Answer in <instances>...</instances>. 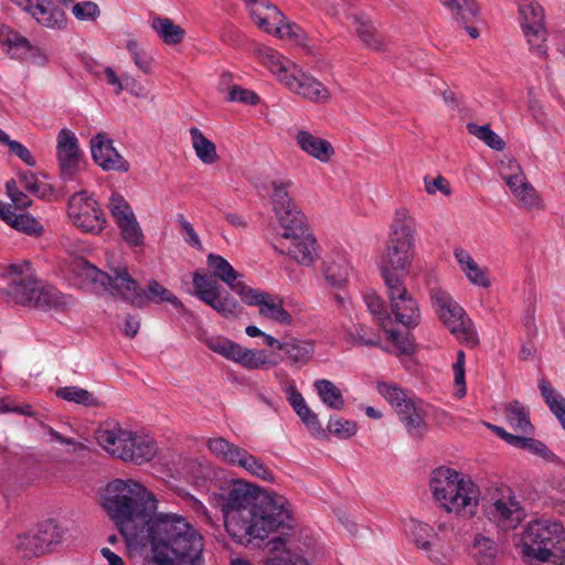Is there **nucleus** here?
<instances>
[{
  "label": "nucleus",
  "mask_w": 565,
  "mask_h": 565,
  "mask_svg": "<svg viewBox=\"0 0 565 565\" xmlns=\"http://www.w3.org/2000/svg\"><path fill=\"white\" fill-rule=\"evenodd\" d=\"M270 184L273 189L271 203L280 226L290 224V221H294L296 215L305 216L289 196L288 189L292 185L290 179L273 180Z\"/></svg>",
  "instance_id": "21"
},
{
  "label": "nucleus",
  "mask_w": 565,
  "mask_h": 565,
  "mask_svg": "<svg viewBox=\"0 0 565 565\" xmlns=\"http://www.w3.org/2000/svg\"><path fill=\"white\" fill-rule=\"evenodd\" d=\"M467 130L470 135L476 136L493 150L501 151L505 147L504 140L491 129L489 124L479 126L477 124L469 122L467 125Z\"/></svg>",
  "instance_id": "44"
},
{
  "label": "nucleus",
  "mask_w": 565,
  "mask_h": 565,
  "mask_svg": "<svg viewBox=\"0 0 565 565\" xmlns=\"http://www.w3.org/2000/svg\"><path fill=\"white\" fill-rule=\"evenodd\" d=\"M398 417L412 437L422 438L427 431V424L416 401L404 411H401Z\"/></svg>",
  "instance_id": "35"
},
{
  "label": "nucleus",
  "mask_w": 565,
  "mask_h": 565,
  "mask_svg": "<svg viewBox=\"0 0 565 565\" xmlns=\"http://www.w3.org/2000/svg\"><path fill=\"white\" fill-rule=\"evenodd\" d=\"M190 135L198 158L205 164L215 163L218 159L215 143L207 139L196 127L190 129Z\"/></svg>",
  "instance_id": "37"
},
{
  "label": "nucleus",
  "mask_w": 565,
  "mask_h": 565,
  "mask_svg": "<svg viewBox=\"0 0 565 565\" xmlns=\"http://www.w3.org/2000/svg\"><path fill=\"white\" fill-rule=\"evenodd\" d=\"M514 195L521 205L526 209H534L540 206V196L530 182L523 183V186L518 190Z\"/></svg>",
  "instance_id": "55"
},
{
  "label": "nucleus",
  "mask_w": 565,
  "mask_h": 565,
  "mask_svg": "<svg viewBox=\"0 0 565 565\" xmlns=\"http://www.w3.org/2000/svg\"><path fill=\"white\" fill-rule=\"evenodd\" d=\"M473 550L475 556L481 565H490L498 552L495 543L483 535L475 537Z\"/></svg>",
  "instance_id": "45"
},
{
  "label": "nucleus",
  "mask_w": 565,
  "mask_h": 565,
  "mask_svg": "<svg viewBox=\"0 0 565 565\" xmlns=\"http://www.w3.org/2000/svg\"><path fill=\"white\" fill-rule=\"evenodd\" d=\"M539 388L550 411L558 419L565 430V397L559 394L545 379L540 380Z\"/></svg>",
  "instance_id": "32"
},
{
  "label": "nucleus",
  "mask_w": 565,
  "mask_h": 565,
  "mask_svg": "<svg viewBox=\"0 0 565 565\" xmlns=\"http://www.w3.org/2000/svg\"><path fill=\"white\" fill-rule=\"evenodd\" d=\"M349 19H352L355 25V33L359 39L370 49L380 51L383 47V41L376 34V31L369 17L363 13H347Z\"/></svg>",
  "instance_id": "31"
},
{
  "label": "nucleus",
  "mask_w": 565,
  "mask_h": 565,
  "mask_svg": "<svg viewBox=\"0 0 565 565\" xmlns=\"http://www.w3.org/2000/svg\"><path fill=\"white\" fill-rule=\"evenodd\" d=\"M127 50L129 51L136 66L145 74H150L152 61L149 56H147L140 51L138 43L132 40L128 41Z\"/></svg>",
  "instance_id": "57"
},
{
  "label": "nucleus",
  "mask_w": 565,
  "mask_h": 565,
  "mask_svg": "<svg viewBox=\"0 0 565 565\" xmlns=\"http://www.w3.org/2000/svg\"><path fill=\"white\" fill-rule=\"evenodd\" d=\"M7 271L11 279L8 294L17 303L42 310L64 309L71 305L68 296L52 286L40 285L28 260L10 265Z\"/></svg>",
  "instance_id": "5"
},
{
  "label": "nucleus",
  "mask_w": 565,
  "mask_h": 565,
  "mask_svg": "<svg viewBox=\"0 0 565 565\" xmlns=\"http://www.w3.org/2000/svg\"><path fill=\"white\" fill-rule=\"evenodd\" d=\"M430 298L439 319L448 330L459 341L472 347L476 345L478 343V335L463 308L448 292L441 289H434Z\"/></svg>",
  "instance_id": "11"
},
{
  "label": "nucleus",
  "mask_w": 565,
  "mask_h": 565,
  "mask_svg": "<svg viewBox=\"0 0 565 565\" xmlns=\"http://www.w3.org/2000/svg\"><path fill=\"white\" fill-rule=\"evenodd\" d=\"M443 6L451 11L455 21L465 25L473 23L479 14V7L475 0H440Z\"/></svg>",
  "instance_id": "33"
},
{
  "label": "nucleus",
  "mask_w": 565,
  "mask_h": 565,
  "mask_svg": "<svg viewBox=\"0 0 565 565\" xmlns=\"http://www.w3.org/2000/svg\"><path fill=\"white\" fill-rule=\"evenodd\" d=\"M518 11L520 26L530 50L540 57L546 56L547 30L542 6L536 0H520Z\"/></svg>",
  "instance_id": "13"
},
{
  "label": "nucleus",
  "mask_w": 565,
  "mask_h": 565,
  "mask_svg": "<svg viewBox=\"0 0 565 565\" xmlns=\"http://www.w3.org/2000/svg\"><path fill=\"white\" fill-rule=\"evenodd\" d=\"M55 395L66 402H72L86 407L97 406L98 401L94 395L85 388L78 386L60 387Z\"/></svg>",
  "instance_id": "43"
},
{
  "label": "nucleus",
  "mask_w": 565,
  "mask_h": 565,
  "mask_svg": "<svg viewBox=\"0 0 565 565\" xmlns=\"http://www.w3.org/2000/svg\"><path fill=\"white\" fill-rule=\"evenodd\" d=\"M348 335L354 344L365 347H379L381 337L379 332L372 330L365 324H358L349 331Z\"/></svg>",
  "instance_id": "47"
},
{
  "label": "nucleus",
  "mask_w": 565,
  "mask_h": 565,
  "mask_svg": "<svg viewBox=\"0 0 565 565\" xmlns=\"http://www.w3.org/2000/svg\"><path fill=\"white\" fill-rule=\"evenodd\" d=\"M259 57L281 84L301 98L315 104H326L331 99V93L322 82L276 50L264 47L259 50Z\"/></svg>",
  "instance_id": "7"
},
{
  "label": "nucleus",
  "mask_w": 565,
  "mask_h": 565,
  "mask_svg": "<svg viewBox=\"0 0 565 565\" xmlns=\"http://www.w3.org/2000/svg\"><path fill=\"white\" fill-rule=\"evenodd\" d=\"M95 437L98 445L110 456L136 465L150 461L157 452L151 437L125 429L115 422L100 424Z\"/></svg>",
  "instance_id": "8"
},
{
  "label": "nucleus",
  "mask_w": 565,
  "mask_h": 565,
  "mask_svg": "<svg viewBox=\"0 0 565 565\" xmlns=\"http://www.w3.org/2000/svg\"><path fill=\"white\" fill-rule=\"evenodd\" d=\"M454 255L460 269L471 284L483 288L490 287L491 282L487 270L479 267L468 250L458 247L455 249Z\"/></svg>",
  "instance_id": "28"
},
{
  "label": "nucleus",
  "mask_w": 565,
  "mask_h": 565,
  "mask_svg": "<svg viewBox=\"0 0 565 565\" xmlns=\"http://www.w3.org/2000/svg\"><path fill=\"white\" fill-rule=\"evenodd\" d=\"M387 333L401 355H409L414 352V339L409 332L403 334L395 330H388Z\"/></svg>",
  "instance_id": "52"
},
{
  "label": "nucleus",
  "mask_w": 565,
  "mask_h": 565,
  "mask_svg": "<svg viewBox=\"0 0 565 565\" xmlns=\"http://www.w3.org/2000/svg\"><path fill=\"white\" fill-rule=\"evenodd\" d=\"M207 265L213 269L215 278L221 279L230 288L236 282L241 276L238 271L222 256L216 254H210L207 256Z\"/></svg>",
  "instance_id": "41"
},
{
  "label": "nucleus",
  "mask_w": 565,
  "mask_h": 565,
  "mask_svg": "<svg viewBox=\"0 0 565 565\" xmlns=\"http://www.w3.org/2000/svg\"><path fill=\"white\" fill-rule=\"evenodd\" d=\"M72 11L78 20H95L100 13L98 6L92 1L78 2L73 6Z\"/></svg>",
  "instance_id": "60"
},
{
  "label": "nucleus",
  "mask_w": 565,
  "mask_h": 565,
  "mask_svg": "<svg viewBox=\"0 0 565 565\" xmlns=\"http://www.w3.org/2000/svg\"><path fill=\"white\" fill-rule=\"evenodd\" d=\"M67 214L73 225L84 233L97 235L107 223L99 204L86 191L76 192L70 198Z\"/></svg>",
  "instance_id": "14"
},
{
  "label": "nucleus",
  "mask_w": 565,
  "mask_h": 565,
  "mask_svg": "<svg viewBox=\"0 0 565 565\" xmlns=\"http://www.w3.org/2000/svg\"><path fill=\"white\" fill-rule=\"evenodd\" d=\"M295 140L301 151L322 163L329 162L334 154V149L330 141L315 136L307 130H298Z\"/></svg>",
  "instance_id": "23"
},
{
  "label": "nucleus",
  "mask_w": 565,
  "mask_h": 565,
  "mask_svg": "<svg viewBox=\"0 0 565 565\" xmlns=\"http://www.w3.org/2000/svg\"><path fill=\"white\" fill-rule=\"evenodd\" d=\"M64 531L55 520L41 522L35 530L18 535L15 547L23 557H38L62 542Z\"/></svg>",
  "instance_id": "16"
},
{
  "label": "nucleus",
  "mask_w": 565,
  "mask_h": 565,
  "mask_svg": "<svg viewBox=\"0 0 565 565\" xmlns=\"http://www.w3.org/2000/svg\"><path fill=\"white\" fill-rule=\"evenodd\" d=\"M151 26L166 44L177 45L185 36V31L169 18H154Z\"/></svg>",
  "instance_id": "36"
},
{
  "label": "nucleus",
  "mask_w": 565,
  "mask_h": 565,
  "mask_svg": "<svg viewBox=\"0 0 565 565\" xmlns=\"http://www.w3.org/2000/svg\"><path fill=\"white\" fill-rule=\"evenodd\" d=\"M248 8L252 20L256 25L265 31L271 33V25L279 24L284 21V14L281 11L268 0H245Z\"/></svg>",
  "instance_id": "24"
},
{
  "label": "nucleus",
  "mask_w": 565,
  "mask_h": 565,
  "mask_svg": "<svg viewBox=\"0 0 565 565\" xmlns=\"http://www.w3.org/2000/svg\"><path fill=\"white\" fill-rule=\"evenodd\" d=\"M32 18L49 29H64L67 23L65 12L50 0H36L32 9Z\"/></svg>",
  "instance_id": "26"
},
{
  "label": "nucleus",
  "mask_w": 565,
  "mask_h": 565,
  "mask_svg": "<svg viewBox=\"0 0 565 565\" xmlns=\"http://www.w3.org/2000/svg\"><path fill=\"white\" fill-rule=\"evenodd\" d=\"M210 503L224 515L227 533L241 545L264 540L279 529H291L288 502L280 495L255 498L248 483L234 480L210 494Z\"/></svg>",
  "instance_id": "1"
},
{
  "label": "nucleus",
  "mask_w": 565,
  "mask_h": 565,
  "mask_svg": "<svg viewBox=\"0 0 565 565\" xmlns=\"http://www.w3.org/2000/svg\"><path fill=\"white\" fill-rule=\"evenodd\" d=\"M20 183L29 193L42 198L45 195L44 184L40 183L38 178L32 172H23L19 177Z\"/></svg>",
  "instance_id": "61"
},
{
  "label": "nucleus",
  "mask_w": 565,
  "mask_h": 565,
  "mask_svg": "<svg viewBox=\"0 0 565 565\" xmlns=\"http://www.w3.org/2000/svg\"><path fill=\"white\" fill-rule=\"evenodd\" d=\"M259 315L285 326H289L292 322V317L285 310L282 300L274 299L270 295L267 300L263 301L259 308Z\"/></svg>",
  "instance_id": "42"
},
{
  "label": "nucleus",
  "mask_w": 565,
  "mask_h": 565,
  "mask_svg": "<svg viewBox=\"0 0 565 565\" xmlns=\"http://www.w3.org/2000/svg\"><path fill=\"white\" fill-rule=\"evenodd\" d=\"M327 427L328 430L339 439H348L354 436L358 430L355 422L339 416H331Z\"/></svg>",
  "instance_id": "49"
},
{
  "label": "nucleus",
  "mask_w": 565,
  "mask_h": 565,
  "mask_svg": "<svg viewBox=\"0 0 565 565\" xmlns=\"http://www.w3.org/2000/svg\"><path fill=\"white\" fill-rule=\"evenodd\" d=\"M279 351L284 353V356L292 367L301 369L312 359L315 343L297 338H284V343L279 345Z\"/></svg>",
  "instance_id": "25"
},
{
  "label": "nucleus",
  "mask_w": 565,
  "mask_h": 565,
  "mask_svg": "<svg viewBox=\"0 0 565 565\" xmlns=\"http://www.w3.org/2000/svg\"><path fill=\"white\" fill-rule=\"evenodd\" d=\"M107 515L129 543L150 536L157 499L139 482L116 479L105 489L100 502Z\"/></svg>",
  "instance_id": "3"
},
{
  "label": "nucleus",
  "mask_w": 565,
  "mask_h": 565,
  "mask_svg": "<svg viewBox=\"0 0 565 565\" xmlns=\"http://www.w3.org/2000/svg\"><path fill=\"white\" fill-rule=\"evenodd\" d=\"M280 227L282 232L276 249L301 265H311L318 257V245L316 237L308 230L306 217L296 215L290 224Z\"/></svg>",
  "instance_id": "10"
},
{
  "label": "nucleus",
  "mask_w": 565,
  "mask_h": 565,
  "mask_svg": "<svg viewBox=\"0 0 565 565\" xmlns=\"http://www.w3.org/2000/svg\"><path fill=\"white\" fill-rule=\"evenodd\" d=\"M424 183L425 190L428 194H435L437 191L441 192L446 196H449L451 194L449 182L443 175H438L435 179L425 177Z\"/></svg>",
  "instance_id": "64"
},
{
  "label": "nucleus",
  "mask_w": 565,
  "mask_h": 565,
  "mask_svg": "<svg viewBox=\"0 0 565 565\" xmlns=\"http://www.w3.org/2000/svg\"><path fill=\"white\" fill-rule=\"evenodd\" d=\"M120 230V234L122 239L130 246H141L143 245V233L142 230L137 222L136 216H131L130 218L117 224Z\"/></svg>",
  "instance_id": "46"
},
{
  "label": "nucleus",
  "mask_w": 565,
  "mask_h": 565,
  "mask_svg": "<svg viewBox=\"0 0 565 565\" xmlns=\"http://www.w3.org/2000/svg\"><path fill=\"white\" fill-rule=\"evenodd\" d=\"M177 222L180 224V227H181V232H182V235H183V238L184 241L198 248V249H201L202 248V244H201V241H200V237L199 235L196 234L194 227L192 226V224L184 217L183 214H178L177 215Z\"/></svg>",
  "instance_id": "62"
},
{
  "label": "nucleus",
  "mask_w": 565,
  "mask_h": 565,
  "mask_svg": "<svg viewBox=\"0 0 565 565\" xmlns=\"http://www.w3.org/2000/svg\"><path fill=\"white\" fill-rule=\"evenodd\" d=\"M127 267H117L113 275L98 269L84 258H77L73 263V271L78 278L83 288L94 292H109L114 297L122 295L124 286L119 282L118 276Z\"/></svg>",
  "instance_id": "17"
},
{
  "label": "nucleus",
  "mask_w": 565,
  "mask_h": 565,
  "mask_svg": "<svg viewBox=\"0 0 565 565\" xmlns=\"http://www.w3.org/2000/svg\"><path fill=\"white\" fill-rule=\"evenodd\" d=\"M405 531L413 539L415 545L418 548L425 551L430 559H433L434 562L441 561L439 552H435L431 548V546L434 545L431 539L435 537V532L429 524L423 523L415 519H411L405 525Z\"/></svg>",
  "instance_id": "27"
},
{
  "label": "nucleus",
  "mask_w": 565,
  "mask_h": 565,
  "mask_svg": "<svg viewBox=\"0 0 565 565\" xmlns=\"http://www.w3.org/2000/svg\"><path fill=\"white\" fill-rule=\"evenodd\" d=\"M377 391L395 408L397 414L415 402L414 397L394 384L379 383Z\"/></svg>",
  "instance_id": "40"
},
{
  "label": "nucleus",
  "mask_w": 565,
  "mask_h": 565,
  "mask_svg": "<svg viewBox=\"0 0 565 565\" xmlns=\"http://www.w3.org/2000/svg\"><path fill=\"white\" fill-rule=\"evenodd\" d=\"M509 168L512 170L511 173L507 174L500 172L501 178L505 181L507 185L513 192V194L523 186V183L529 182L523 173L521 167L515 162H510Z\"/></svg>",
  "instance_id": "56"
},
{
  "label": "nucleus",
  "mask_w": 565,
  "mask_h": 565,
  "mask_svg": "<svg viewBox=\"0 0 565 565\" xmlns=\"http://www.w3.org/2000/svg\"><path fill=\"white\" fill-rule=\"evenodd\" d=\"M118 279L124 286L121 299L135 308L142 309L150 302H169L175 309H183V303L177 296L154 279L149 280L146 289L139 286L138 281L131 277L128 269H122Z\"/></svg>",
  "instance_id": "12"
},
{
  "label": "nucleus",
  "mask_w": 565,
  "mask_h": 565,
  "mask_svg": "<svg viewBox=\"0 0 565 565\" xmlns=\"http://www.w3.org/2000/svg\"><path fill=\"white\" fill-rule=\"evenodd\" d=\"M349 264L340 256L329 257L322 263V274L324 280L332 288L342 289L349 277Z\"/></svg>",
  "instance_id": "29"
},
{
  "label": "nucleus",
  "mask_w": 565,
  "mask_h": 565,
  "mask_svg": "<svg viewBox=\"0 0 565 565\" xmlns=\"http://www.w3.org/2000/svg\"><path fill=\"white\" fill-rule=\"evenodd\" d=\"M90 152L94 162L104 171L128 172L130 169L106 132H98L90 139Z\"/></svg>",
  "instance_id": "20"
},
{
  "label": "nucleus",
  "mask_w": 565,
  "mask_h": 565,
  "mask_svg": "<svg viewBox=\"0 0 565 565\" xmlns=\"http://www.w3.org/2000/svg\"><path fill=\"white\" fill-rule=\"evenodd\" d=\"M296 414L300 417L302 423L306 425V427L312 433V434H320L322 433L321 424L318 419L317 414H315L307 403L301 405L299 408L295 409Z\"/></svg>",
  "instance_id": "58"
},
{
  "label": "nucleus",
  "mask_w": 565,
  "mask_h": 565,
  "mask_svg": "<svg viewBox=\"0 0 565 565\" xmlns=\"http://www.w3.org/2000/svg\"><path fill=\"white\" fill-rule=\"evenodd\" d=\"M209 450L221 461L234 466L244 448L230 443L223 437L209 438L206 441Z\"/></svg>",
  "instance_id": "34"
},
{
  "label": "nucleus",
  "mask_w": 565,
  "mask_h": 565,
  "mask_svg": "<svg viewBox=\"0 0 565 565\" xmlns=\"http://www.w3.org/2000/svg\"><path fill=\"white\" fill-rule=\"evenodd\" d=\"M522 449H527L532 454L537 455L547 461L563 463V461L553 451H551L544 443L537 439L526 437Z\"/></svg>",
  "instance_id": "53"
},
{
  "label": "nucleus",
  "mask_w": 565,
  "mask_h": 565,
  "mask_svg": "<svg viewBox=\"0 0 565 565\" xmlns=\"http://www.w3.org/2000/svg\"><path fill=\"white\" fill-rule=\"evenodd\" d=\"M237 466L248 473L267 482H274V473L264 465V462L247 451L245 448L241 451L238 459L236 460Z\"/></svg>",
  "instance_id": "38"
},
{
  "label": "nucleus",
  "mask_w": 565,
  "mask_h": 565,
  "mask_svg": "<svg viewBox=\"0 0 565 565\" xmlns=\"http://www.w3.org/2000/svg\"><path fill=\"white\" fill-rule=\"evenodd\" d=\"M504 415L509 425L519 433L531 435L534 426L530 420L529 408L519 401H512L504 406Z\"/></svg>",
  "instance_id": "30"
},
{
  "label": "nucleus",
  "mask_w": 565,
  "mask_h": 565,
  "mask_svg": "<svg viewBox=\"0 0 565 565\" xmlns=\"http://www.w3.org/2000/svg\"><path fill=\"white\" fill-rule=\"evenodd\" d=\"M56 159L64 180H72L79 171L83 151L76 135L67 128L61 129L57 134Z\"/></svg>",
  "instance_id": "19"
},
{
  "label": "nucleus",
  "mask_w": 565,
  "mask_h": 565,
  "mask_svg": "<svg viewBox=\"0 0 565 565\" xmlns=\"http://www.w3.org/2000/svg\"><path fill=\"white\" fill-rule=\"evenodd\" d=\"M205 344L213 352L238 363L248 370L276 366L279 362L278 360H270L264 350L246 349L241 344L220 335L207 338L205 340Z\"/></svg>",
  "instance_id": "15"
},
{
  "label": "nucleus",
  "mask_w": 565,
  "mask_h": 565,
  "mask_svg": "<svg viewBox=\"0 0 565 565\" xmlns=\"http://www.w3.org/2000/svg\"><path fill=\"white\" fill-rule=\"evenodd\" d=\"M153 558L161 565H203V536L173 513H159L148 537Z\"/></svg>",
  "instance_id": "4"
},
{
  "label": "nucleus",
  "mask_w": 565,
  "mask_h": 565,
  "mask_svg": "<svg viewBox=\"0 0 565 565\" xmlns=\"http://www.w3.org/2000/svg\"><path fill=\"white\" fill-rule=\"evenodd\" d=\"M429 486L434 498L447 512H460L477 505L478 488L470 478L461 477L452 468L443 466L433 470Z\"/></svg>",
  "instance_id": "9"
},
{
  "label": "nucleus",
  "mask_w": 565,
  "mask_h": 565,
  "mask_svg": "<svg viewBox=\"0 0 565 565\" xmlns=\"http://www.w3.org/2000/svg\"><path fill=\"white\" fill-rule=\"evenodd\" d=\"M487 516L504 531L515 529L524 518L520 503L514 498H501L487 508Z\"/></svg>",
  "instance_id": "22"
},
{
  "label": "nucleus",
  "mask_w": 565,
  "mask_h": 565,
  "mask_svg": "<svg viewBox=\"0 0 565 565\" xmlns=\"http://www.w3.org/2000/svg\"><path fill=\"white\" fill-rule=\"evenodd\" d=\"M108 207L116 221V224H119L135 215L129 203L119 193L111 194Z\"/></svg>",
  "instance_id": "50"
},
{
  "label": "nucleus",
  "mask_w": 565,
  "mask_h": 565,
  "mask_svg": "<svg viewBox=\"0 0 565 565\" xmlns=\"http://www.w3.org/2000/svg\"><path fill=\"white\" fill-rule=\"evenodd\" d=\"M521 552L530 562L565 565V530L559 522L536 520L522 535Z\"/></svg>",
  "instance_id": "6"
},
{
  "label": "nucleus",
  "mask_w": 565,
  "mask_h": 565,
  "mask_svg": "<svg viewBox=\"0 0 565 565\" xmlns=\"http://www.w3.org/2000/svg\"><path fill=\"white\" fill-rule=\"evenodd\" d=\"M264 565H309L308 562L289 551H282L279 555L268 557Z\"/></svg>",
  "instance_id": "63"
},
{
  "label": "nucleus",
  "mask_w": 565,
  "mask_h": 565,
  "mask_svg": "<svg viewBox=\"0 0 565 565\" xmlns=\"http://www.w3.org/2000/svg\"><path fill=\"white\" fill-rule=\"evenodd\" d=\"M364 302L370 312L377 318L381 327L385 329V321L390 320L388 313L384 309V301L375 292L364 295Z\"/></svg>",
  "instance_id": "51"
},
{
  "label": "nucleus",
  "mask_w": 565,
  "mask_h": 565,
  "mask_svg": "<svg viewBox=\"0 0 565 565\" xmlns=\"http://www.w3.org/2000/svg\"><path fill=\"white\" fill-rule=\"evenodd\" d=\"M11 226L20 232L30 235L40 234L43 230L41 224L34 217L28 214L15 215V217L12 218Z\"/></svg>",
  "instance_id": "54"
},
{
  "label": "nucleus",
  "mask_w": 565,
  "mask_h": 565,
  "mask_svg": "<svg viewBox=\"0 0 565 565\" xmlns=\"http://www.w3.org/2000/svg\"><path fill=\"white\" fill-rule=\"evenodd\" d=\"M231 289L248 306H258L260 308L263 301L269 298V294L250 288L242 281H236Z\"/></svg>",
  "instance_id": "48"
},
{
  "label": "nucleus",
  "mask_w": 565,
  "mask_h": 565,
  "mask_svg": "<svg viewBox=\"0 0 565 565\" xmlns=\"http://www.w3.org/2000/svg\"><path fill=\"white\" fill-rule=\"evenodd\" d=\"M194 296L212 307L223 317L235 315L237 301L228 294L221 292V285L212 276L193 274Z\"/></svg>",
  "instance_id": "18"
},
{
  "label": "nucleus",
  "mask_w": 565,
  "mask_h": 565,
  "mask_svg": "<svg viewBox=\"0 0 565 565\" xmlns=\"http://www.w3.org/2000/svg\"><path fill=\"white\" fill-rule=\"evenodd\" d=\"M313 386L320 399L331 409L340 411L344 407V398L341 391L329 380H317Z\"/></svg>",
  "instance_id": "39"
},
{
  "label": "nucleus",
  "mask_w": 565,
  "mask_h": 565,
  "mask_svg": "<svg viewBox=\"0 0 565 565\" xmlns=\"http://www.w3.org/2000/svg\"><path fill=\"white\" fill-rule=\"evenodd\" d=\"M227 100L239 102L246 105H257L259 103V96L253 90L233 85L228 92Z\"/></svg>",
  "instance_id": "59"
},
{
  "label": "nucleus",
  "mask_w": 565,
  "mask_h": 565,
  "mask_svg": "<svg viewBox=\"0 0 565 565\" xmlns=\"http://www.w3.org/2000/svg\"><path fill=\"white\" fill-rule=\"evenodd\" d=\"M415 228V221L408 210H396L390 238L380 263L391 311L395 320L407 328L416 327L420 320L418 305L405 286V277L414 255Z\"/></svg>",
  "instance_id": "2"
}]
</instances>
